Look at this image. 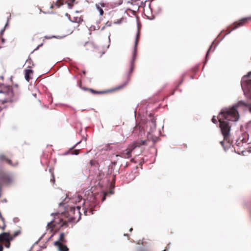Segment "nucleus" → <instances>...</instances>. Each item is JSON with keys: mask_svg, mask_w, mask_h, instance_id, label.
Instances as JSON below:
<instances>
[{"mask_svg": "<svg viewBox=\"0 0 251 251\" xmlns=\"http://www.w3.org/2000/svg\"><path fill=\"white\" fill-rule=\"evenodd\" d=\"M239 114L235 107L231 108H226L223 110L219 114L218 119L220 122V127L222 135L224 137V141L220 142L222 146L225 148L224 144L230 145L231 143L230 139V126L228 121H236L238 120Z\"/></svg>", "mask_w": 251, "mask_h": 251, "instance_id": "f257e3e1", "label": "nucleus"}, {"mask_svg": "<svg viewBox=\"0 0 251 251\" xmlns=\"http://www.w3.org/2000/svg\"><path fill=\"white\" fill-rule=\"evenodd\" d=\"M80 207L70 206L64 212L61 214L62 217L55 218V219L48 223L47 227L50 231L56 229L58 227L62 226L67 227L68 222L76 223L79 221L81 218L80 212Z\"/></svg>", "mask_w": 251, "mask_h": 251, "instance_id": "f03ea898", "label": "nucleus"}, {"mask_svg": "<svg viewBox=\"0 0 251 251\" xmlns=\"http://www.w3.org/2000/svg\"><path fill=\"white\" fill-rule=\"evenodd\" d=\"M146 144V141H135L130 144L128 148L122 152L121 153V155L119 156L121 157L125 158H129L131 156L132 151L136 148H139L142 145H145Z\"/></svg>", "mask_w": 251, "mask_h": 251, "instance_id": "7ed1b4c3", "label": "nucleus"}, {"mask_svg": "<svg viewBox=\"0 0 251 251\" xmlns=\"http://www.w3.org/2000/svg\"><path fill=\"white\" fill-rule=\"evenodd\" d=\"M13 239V237L8 232H3L0 234V242L3 243L5 247L7 248L10 247V241Z\"/></svg>", "mask_w": 251, "mask_h": 251, "instance_id": "20e7f679", "label": "nucleus"}, {"mask_svg": "<svg viewBox=\"0 0 251 251\" xmlns=\"http://www.w3.org/2000/svg\"><path fill=\"white\" fill-rule=\"evenodd\" d=\"M6 94L7 97L3 100V103L12 102L15 101L18 99L17 96L14 94L13 90L11 87H9L6 88Z\"/></svg>", "mask_w": 251, "mask_h": 251, "instance_id": "39448f33", "label": "nucleus"}, {"mask_svg": "<svg viewBox=\"0 0 251 251\" xmlns=\"http://www.w3.org/2000/svg\"><path fill=\"white\" fill-rule=\"evenodd\" d=\"M140 34V30L138 29L137 32L136 33V39H135V46H134V52H133V58L131 61L130 69V72H129L130 73H132V72L133 71V69H134V58L135 57L136 47H137V46L138 43Z\"/></svg>", "mask_w": 251, "mask_h": 251, "instance_id": "423d86ee", "label": "nucleus"}, {"mask_svg": "<svg viewBox=\"0 0 251 251\" xmlns=\"http://www.w3.org/2000/svg\"><path fill=\"white\" fill-rule=\"evenodd\" d=\"M249 21H251V16L241 19L239 21L234 23V26L232 27L231 29L228 31V33H230L232 30L244 25L247 23Z\"/></svg>", "mask_w": 251, "mask_h": 251, "instance_id": "0eeeda50", "label": "nucleus"}, {"mask_svg": "<svg viewBox=\"0 0 251 251\" xmlns=\"http://www.w3.org/2000/svg\"><path fill=\"white\" fill-rule=\"evenodd\" d=\"M63 244L54 242V245L57 247L59 251H69L68 248Z\"/></svg>", "mask_w": 251, "mask_h": 251, "instance_id": "6e6552de", "label": "nucleus"}, {"mask_svg": "<svg viewBox=\"0 0 251 251\" xmlns=\"http://www.w3.org/2000/svg\"><path fill=\"white\" fill-rule=\"evenodd\" d=\"M66 236V234L61 232L59 235L58 240L55 242H58L59 243H66L67 242V240L65 239Z\"/></svg>", "mask_w": 251, "mask_h": 251, "instance_id": "1a4fd4ad", "label": "nucleus"}, {"mask_svg": "<svg viewBox=\"0 0 251 251\" xmlns=\"http://www.w3.org/2000/svg\"><path fill=\"white\" fill-rule=\"evenodd\" d=\"M5 161L8 164L11 166H14L15 165L13 164L12 161L7 158V157L3 154H0V162Z\"/></svg>", "mask_w": 251, "mask_h": 251, "instance_id": "9d476101", "label": "nucleus"}, {"mask_svg": "<svg viewBox=\"0 0 251 251\" xmlns=\"http://www.w3.org/2000/svg\"><path fill=\"white\" fill-rule=\"evenodd\" d=\"M33 74V71L30 69H27L25 70V79L29 81L31 79L30 75Z\"/></svg>", "mask_w": 251, "mask_h": 251, "instance_id": "9b49d317", "label": "nucleus"}, {"mask_svg": "<svg viewBox=\"0 0 251 251\" xmlns=\"http://www.w3.org/2000/svg\"><path fill=\"white\" fill-rule=\"evenodd\" d=\"M70 20L72 22L76 23L77 24H79V23H81L83 21L81 17H73V18L72 19H71Z\"/></svg>", "mask_w": 251, "mask_h": 251, "instance_id": "f8f14e48", "label": "nucleus"}, {"mask_svg": "<svg viewBox=\"0 0 251 251\" xmlns=\"http://www.w3.org/2000/svg\"><path fill=\"white\" fill-rule=\"evenodd\" d=\"M63 4V2L61 0H57V1L55 2L54 4H52L50 5V7L53 8L54 6H55L57 8L59 7L61 5Z\"/></svg>", "mask_w": 251, "mask_h": 251, "instance_id": "ddd939ff", "label": "nucleus"}, {"mask_svg": "<svg viewBox=\"0 0 251 251\" xmlns=\"http://www.w3.org/2000/svg\"><path fill=\"white\" fill-rule=\"evenodd\" d=\"M84 213L85 215H88L89 214H93V210L92 208H85L84 211Z\"/></svg>", "mask_w": 251, "mask_h": 251, "instance_id": "4468645a", "label": "nucleus"}, {"mask_svg": "<svg viewBox=\"0 0 251 251\" xmlns=\"http://www.w3.org/2000/svg\"><path fill=\"white\" fill-rule=\"evenodd\" d=\"M83 89L85 90H88L89 91H90L93 94H104L106 92L105 91H96L92 89H86V88H83Z\"/></svg>", "mask_w": 251, "mask_h": 251, "instance_id": "2eb2a0df", "label": "nucleus"}, {"mask_svg": "<svg viewBox=\"0 0 251 251\" xmlns=\"http://www.w3.org/2000/svg\"><path fill=\"white\" fill-rule=\"evenodd\" d=\"M93 47V44L91 42H87L85 44V47L86 49L87 50L90 49V48L91 47L92 48Z\"/></svg>", "mask_w": 251, "mask_h": 251, "instance_id": "dca6fc26", "label": "nucleus"}, {"mask_svg": "<svg viewBox=\"0 0 251 251\" xmlns=\"http://www.w3.org/2000/svg\"><path fill=\"white\" fill-rule=\"evenodd\" d=\"M246 84L247 85V89L248 90V91H251V80H248L246 83Z\"/></svg>", "mask_w": 251, "mask_h": 251, "instance_id": "f3484780", "label": "nucleus"}, {"mask_svg": "<svg viewBox=\"0 0 251 251\" xmlns=\"http://www.w3.org/2000/svg\"><path fill=\"white\" fill-rule=\"evenodd\" d=\"M127 84V82H125L124 84L116 87L114 90H120L121 89H122L124 87H125Z\"/></svg>", "mask_w": 251, "mask_h": 251, "instance_id": "a211bd4d", "label": "nucleus"}, {"mask_svg": "<svg viewBox=\"0 0 251 251\" xmlns=\"http://www.w3.org/2000/svg\"><path fill=\"white\" fill-rule=\"evenodd\" d=\"M97 9L99 10L100 14V15H102L103 14V10L100 7L99 4H96V5Z\"/></svg>", "mask_w": 251, "mask_h": 251, "instance_id": "6ab92c4d", "label": "nucleus"}, {"mask_svg": "<svg viewBox=\"0 0 251 251\" xmlns=\"http://www.w3.org/2000/svg\"><path fill=\"white\" fill-rule=\"evenodd\" d=\"M21 233V231L20 230H18L15 231L13 235H11L12 237H13V239L16 236L19 235Z\"/></svg>", "mask_w": 251, "mask_h": 251, "instance_id": "aec40b11", "label": "nucleus"}, {"mask_svg": "<svg viewBox=\"0 0 251 251\" xmlns=\"http://www.w3.org/2000/svg\"><path fill=\"white\" fill-rule=\"evenodd\" d=\"M70 153L72 154L77 155L79 153L78 150H74L70 151Z\"/></svg>", "mask_w": 251, "mask_h": 251, "instance_id": "412c9836", "label": "nucleus"}, {"mask_svg": "<svg viewBox=\"0 0 251 251\" xmlns=\"http://www.w3.org/2000/svg\"><path fill=\"white\" fill-rule=\"evenodd\" d=\"M112 144H107L105 147V150H110L112 149L110 145H112Z\"/></svg>", "mask_w": 251, "mask_h": 251, "instance_id": "4be33fe9", "label": "nucleus"}, {"mask_svg": "<svg viewBox=\"0 0 251 251\" xmlns=\"http://www.w3.org/2000/svg\"><path fill=\"white\" fill-rule=\"evenodd\" d=\"M69 1H70L69 3H68V4L70 6H72L73 5V3L75 2V0H69Z\"/></svg>", "mask_w": 251, "mask_h": 251, "instance_id": "5701e85b", "label": "nucleus"}, {"mask_svg": "<svg viewBox=\"0 0 251 251\" xmlns=\"http://www.w3.org/2000/svg\"><path fill=\"white\" fill-rule=\"evenodd\" d=\"M151 122L153 125L155 127L156 126L155 120L153 118L151 120Z\"/></svg>", "mask_w": 251, "mask_h": 251, "instance_id": "b1692460", "label": "nucleus"}, {"mask_svg": "<svg viewBox=\"0 0 251 251\" xmlns=\"http://www.w3.org/2000/svg\"><path fill=\"white\" fill-rule=\"evenodd\" d=\"M212 121L214 124H216L217 123V120L216 119L215 116H213V117L212 118Z\"/></svg>", "mask_w": 251, "mask_h": 251, "instance_id": "393cba45", "label": "nucleus"}, {"mask_svg": "<svg viewBox=\"0 0 251 251\" xmlns=\"http://www.w3.org/2000/svg\"><path fill=\"white\" fill-rule=\"evenodd\" d=\"M81 84H82V81H81V79H79V81H78V86L80 88H82L81 87Z\"/></svg>", "mask_w": 251, "mask_h": 251, "instance_id": "a878e982", "label": "nucleus"}, {"mask_svg": "<svg viewBox=\"0 0 251 251\" xmlns=\"http://www.w3.org/2000/svg\"><path fill=\"white\" fill-rule=\"evenodd\" d=\"M170 244H169L167 245L166 247V250H167V251L170 249Z\"/></svg>", "mask_w": 251, "mask_h": 251, "instance_id": "bb28decb", "label": "nucleus"}, {"mask_svg": "<svg viewBox=\"0 0 251 251\" xmlns=\"http://www.w3.org/2000/svg\"><path fill=\"white\" fill-rule=\"evenodd\" d=\"M3 246L0 244V251H3Z\"/></svg>", "mask_w": 251, "mask_h": 251, "instance_id": "cd10ccee", "label": "nucleus"}, {"mask_svg": "<svg viewBox=\"0 0 251 251\" xmlns=\"http://www.w3.org/2000/svg\"><path fill=\"white\" fill-rule=\"evenodd\" d=\"M241 84H242V87L243 89L245 90L246 89L245 84L243 83H242Z\"/></svg>", "mask_w": 251, "mask_h": 251, "instance_id": "c85d7f7f", "label": "nucleus"}, {"mask_svg": "<svg viewBox=\"0 0 251 251\" xmlns=\"http://www.w3.org/2000/svg\"><path fill=\"white\" fill-rule=\"evenodd\" d=\"M100 4L101 6H102V7L105 6V4L104 3H100Z\"/></svg>", "mask_w": 251, "mask_h": 251, "instance_id": "c756f323", "label": "nucleus"}, {"mask_svg": "<svg viewBox=\"0 0 251 251\" xmlns=\"http://www.w3.org/2000/svg\"><path fill=\"white\" fill-rule=\"evenodd\" d=\"M42 46V44H41V45H39L35 50H37L40 47H41Z\"/></svg>", "mask_w": 251, "mask_h": 251, "instance_id": "7c9ffc66", "label": "nucleus"}, {"mask_svg": "<svg viewBox=\"0 0 251 251\" xmlns=\"http://www.w3.org/2000/svg\"><path fill=\"white\" fill-rule=\"evenodd\" d=\"M211 47H212L211 46V47H210V48H209V50H208V51L207 52V54H206V55H207V54H208V52H209V50H210V49L211 48Z\"/></svg>", "mask_w": 251, "mask_h": 251, "instance_id": "2f4dec72", "label": "nucleus"}, {"mask_svg": "<svg viewBox=\"0 0 251 251\" xmlns=\"http://www.w3.org/2000/svg\"><path fill=\"white\" fill-rule=\"evenodd\" d=\"M83 74L84 75H85L86 72H85V71H83Z\"/></svg>", "mask_w": 251, "mask_h": 251, "instance_id": "473e14b6", "label": "nucleus"}, {"mask_svg": "<svg viewBox=\"0 0 251 251\" xmlns=\"http://www.w3.org/2000/svg\"><path fill=\"white\" fill-rule=\"evenodd\" d=\"M105 199V196L103 197V198H102V201H103Z\"/></svg>", "mask_w": 251, "mask_h": 251, "instance_id": "72a5a7b5", "label": "nucleus"}, {"mask_svg": "<svg viewBox=\"0 0 251 251\" xmlns=\"http://www.w3.org/2000/svg\"><path fill=\"white\" fill-rule=\"evenodd\" d=\"M54 181H55L54 178H53V179H52V182H53V183H54Z\"/></svg>", "mask_w": 251, "mask_h": 251, "instance_id": "f704fd0d", "label": "nucleus"}, {"mask_svg": "<svg viewBox=\"0 0 251 251\" xmlns=\"http://www.w3.org/2000/svg\"><path fill=\"white\" fill-rule=\"evenodd\" d=\"M132 230V228H131L129 229V231H131Z\"/></svg>", "mask_w": 251, "mask_h": 251, "instance_id": "c9c22d12", "label": "nucleus"}, {"mask_svg": "<svg viewBox=\"0 0 251 251\" xmlns=\"http://www.w3.org/2000/svg\"><path fill=\"white\" fill-rule=\"evenodd\" d=\"M162 251H168L167 250L165 249L164 250H163Z\"/></svg>", "mask_w": 251, "mask_h": 251, "instance_id": "e433bc0d", "label": "nucleus"}]
</instances>
